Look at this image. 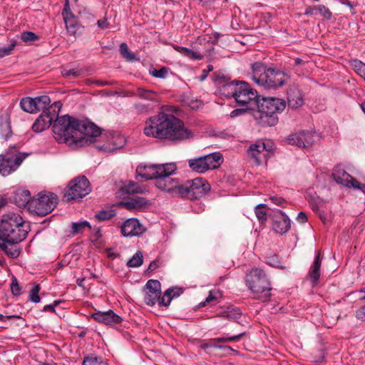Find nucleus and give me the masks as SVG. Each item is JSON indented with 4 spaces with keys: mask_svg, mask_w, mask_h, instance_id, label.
Instances as JSON below:
<instances>
[{
    "mask_svg": "<svg viewBox=\"0 0 365 365\" xmlns=\"http://www.w3.org/2000/svg\"><path fill=\"white\" fill-rule=\"evenodd\" d=\"M61 108V103L56 101L41 113L51 118V124L56 118L52 128L58 143L83 147L93 143V138L101 135V129L88 119L79 120L69 115L58 117Z\"/></svg>",
    "mask_w": 365,
    "mask_h": 365,
    "instance_id": "1",
    "label": "nucleus"
},
{
    "mask_svg": "<svg viewBox=\"0 0 365 365\" xmlns=\"http://www.w3.org/2000/svg\"><path fill=\"white\" fill-rule=\"evenodd\" d=\"M144 134L160 140L178 143L192 137L184 122L172 113L161 110L145 121Z\"/></svg>",
    "mask_w": 365,
    "mask_h": 365,
    "instance_id": "2",
    "label": "nucleus"
},
{
    "mask_svg": "<svg viewBox=\"0 0 365 365\" xmlns=\"http://www.w3.org/2000/svg\"><path fill=\"white\" fill-rule=\"evenodd\" d=\"M286 101L274 97L258 96L252 113L257 123L263 127L274 126L279 120L277 114L282 113L286 108Z\"/></svg>",
    "mask_w": 365,
    "mask_h": 365,
    "instance_id": "3",
    "label": "nucleus"
},
{
    "mask_svg": "<svg viewBox=\"0 0 365 365\" xmlns=\"http://www.w3.org/2000/svg\"><path fill=\"white\" fill-rule=\"evenodd\" d=\"M251 78L259 86L277 89L290 79V75L277 68H267L266 64L257 61L251 64Z\"/></svg>",
    "mask_w": 365,
    "mask_h": 365,
    "instance_id": "4",
    "label": "nucleus"
},
{
    "mask_svg": "<svg viewBox=\"0 0 365 365\" xmlns=\"http://www.w3.org/2000/svg\"><path fill=\"white\" fill-rule=\"evenodd\" d=\"M30 231L29 222L18 213L8 212L3 215L0 221V240L26 238Z\"/></svg>",
    "mask_w": 365,
    "mask_h": 365,
    "instance_id": "5",
    "label": "nucleus"
},
{
    "mask_svg": "<svg viewBox=\"0 0 365 365\" xmlns=\"http://www.w3.org/2000/svg\"><path fill=\"white\" fill-rule=\"evenodd\" d=\"M246 284L253 294L254 298L262 302L271 298L272 287L264 272L258 268L252 269L245 277Z\"/></svg>",
    "mask_w": 365,
    "mask_h": 365,
    "instance_id": "6",
    "label": "nucleus"
},
{
    "mask_svg": "<svg viewBox=\"0 0 365 365\" xmlns=\"http://www.w3.org/2000/svg\"><path fill=\"white\" fill-rule=\"evenodd\" d=\"M210 185L202 178H196L187 180L184 183H179L175 195L189 200H197L202 197L210 190Z\"/></svg>",
    "mask_w": 365,
    "mask_h": 365,
    "instance_id": "7",
    "label": "nucleus"
},
{
    "mask_svg": "<svg viewBox=\"0 0 365 365\" xmlns=\"http://www.w3.org/2000/svg\"><path fill=\"white\" fill-rule=\"evenodd\" d=\"M58 202V198L55 193L41 192L30 200L29 211L43 217L54 210Z\"/></svg>",
    "mask_w": 365,
    "mask_h": 365,
    "instance_id": "8",
    "label": "nucleus"
},
{
    "mask_svg": "<svg viewBox=\"0 0 365 365\" xmlns=\"http://www.w3.org/2000/svg\"><path fill=\"white\" fill-rule=\"evenodd\" d=\"M223 163V157L220 153L215 152L188 160L189 167L192 170L202 173L208 170L219 168Z\"/></svg>",
    "mask_w": 365,
    "mask_h": 365,
    "instance_id": "9",
    "label": "nucleus"
},
{
    "mask_svg": "<svg viewBox=\"0 0 365 365\" xmlns=\"http://www.w3.org/2000/svg\"><path fill=\"white\" fill-rule=\"evenodd\" d=\"M91 192L89 180L85 176H78L68 182L63 197L67 201L76 200L83 198Z\"/></svg>",
    "mask_w": 365,
    "mask_h": 365,
    "instance_id": "10",
    "label": "nucleus"
},
{
    "mask_svg": "<svg viewBox=\"0 0 365 365\" xmlns=\"http://www.w3.org/2000/svg\"><path fill=\"white\" fill-rule=\"evenodd\" d=\"M258 96L257 91L252 88L248 83L239 81L235 98L238 106H254Z\"/></svg>",
    "mask_w": 365,
    "mask_h": 365,
    "instance_id": "11",
    "label": "nucleus"
},
{
    "mask_svg": "<svg viewBox=\"0 0 365 365\" xmlns=\"http://www.w3.org/2000/svg\"><path fill=\"white\" fill-rule=\"evenodd\" d=\"M174 170V163L162 165H139L137 166L135 173L138 176L146 180L158 179L162 173H170Z\"/></svg>",
    "mask_w": 365,
    "mask_h": 365,
    "instance_id": "12",
    "label": "nucleus"
},
{
    "mask_svg": "<svg viewBox=\"0 0 365 365\" xmlns=\"http://www.w3.org/2000/svg\"><path fill=\"white\" fill-rule=\"evenodd\" d=\"M147 229L137 218H129L120 226V233L125 237H140Z\"/></svg>",
    "mask_w": 365,
    "mask_h": 365,
    "instance_id": "13",
    "label": "nucleus"
},
{
    "mask_svg": "<svg viewBox=\"0 0 365 365\" xmlns=\"http://www.w3.org/2000/svg\"><path fill=\"white\" fill-rule=\"evenodd\" d=\"M315 133L309 130H302L289 135L287 140L289 144L297 145L299 148H309L315 140Z\"/></svg>",
    "mask_w": 365,
    "mask_h": 365,
    "instance_id": "14",
    "label": "nucleus"
},
{
    "mask_svg": "<svg viewBox=\"0 0 365 365\" xmlns=\"http://www.w3.org/2000/svg\"><path fill=\"white\" fill-rule=\"evenodd\" d=\"M161 295L160 283L156 279H149L145 285L144 302L150 307L154 306Z\"/></svg>",
    "mask_w": 365,
    "mask_h": 365,
    "instance_id": "15",
    "label": "nucleus"
},
{
    "mask_svg": "<svg viewBox=\"0 0 365 365\" xmlns=\"http://www.w3.org/2000/svg\"><path fill=\"white\" fill-rule=\"evenodd\" d=\"M176 170V165L174 164V170L170 173L165 172L162 173L158 178L157 187L163 190H165L168 192L175 194L177 187L179 185V180L177 178H172L170 175Z\"/></svg>",
    "mask_w": 365,
    "mask_h": 365,
    "instance_id": "16",
    "label": "nucleus"
},
{
    "mask_svg": "<svg viewBox=\"0 0 365 365\" xmlns=\"http://www.w3.org/2000/svg\"><path fill=\"white\" fill-rule=\"evenodd\" d=\"M291 227V220L282 210H277L272 215V228L279 234L287 233Z\"/></svg>",
    "mask_w": 365,
    "mask_h": 365,
    "instance_id": "17",
    "label": "nucleus"
},
{
    "mask_svg": "<svg viewBox=\"0 0 365 365\" xmlns=\"http://www.w3.org/2000/svg\"><path fill=\"white\" fill-rule=\"evenodd\" d=\"M25 238H9L0 240V250L10 258H17L21 253L19 242Z\"/></svg>",
    "mask_w": 365,
    "mask_h": 365,
    "instance_id": "18",
    "label": "nucleus"
},
{
    "mask_svg": "<svg viewBox=\"0 0 365 365\" xmlns=\"http://www.w3.org/2000/svg\"><path fill=\"white\" fill-rule=\"evenodd\" d=\"M32 197L28 190L18 189L14 191L9 197V201L20 208L27 207Z\"/></svg>",
    "mask_w": 365,
    "mask_h": 365,
    "instance_id": "19",
    "label": "nucleus"
},
{
    "mask_svg": "<svg viewBox=\"0 0 365 365\" xmlns=\"http://www.w3.org/2000/svg\"><path fill=\"white\" fill-rule=\"evenodd\" d=\"M92 318L95 321L106 325L118 324H120L122 320V318L112 310L96 312L92 314Z\"/></svg>",
    "mask_w": 365,
    "mask_h": 365,
    "instance_id": "20",
    "label": "nucleus"
},
{
    "mask_svg": "<svg viewBox=\"0 0 365 365\" xmlns=\"http://www.w3.org/2000/svg\"><path fill=\"white\" fill-rule=\"evenodd\" d=\"M23 159L16 156L14 159L11 158L0 159V173L3 176H6L16 170L21 163Z\"/></svg>",
    "mask_w": 365,
    "mask_h": 365,
    "instance_id": "21",
    "label": "nucleus"
},
{
    "mask_svg": "<svg viewBox=\"0 0 365 365\" xmlns=\"http://www.w3.org/2000/svg\"><path fill=\"white\" fill-rule=\"evenodd\" d=\"M63 21L67 33L69 35L76 37L82 34L83 26L78 23V18L75 15L70 16V17L66 16L63 19Z\"/></svg>",
    "mask_w": 365,
    "mask_h": 365,
    "instance_id": "22",
    "label": "nucleus"
},
{
    "mask_svg": "<svg viewBox=\"0 0 365 365\" xmlns=\"http://www.w3.org/2000/svg\"><path fill=\"white\" fill-rule=\"evenodd\" d=\"M287 95V104L289 108L296 109L304 104V100L298 89L290 88Z\"/></svg>",
    "mask_w": 365,
    "mask_h": 365,
    "instance_id": "23",
    "label": "nucleus"
},
{
    "mask_svg": "<svg viewBox=\"0 0 365 365\" xmlns=\"http://www.w3.org/2000/svg\"><path fill=\"white\" fill-rule=\"evenodd\" d=\"M322 264V260L320 259V253L318 252L314 258V262L311 266L309 272V276L313 284H316L320 277V267Z\"/></svg>",
    "mask_w": 365,
    "mask_h": 365,
    "instance_id": "24",
    "label": "nucleus"
},
{
    "mask_svg": "<svg viewBox=\"0 0 365 365\" xmlns=\"http://www.w3.org/2000/svg\"><path fill=\"white\" fill-rule=\"evenodd\" d=\"M51 125V118L46 114H41L35 120L32 125V130L36 133H41L49 128Z\"/></svg>",
    "mask_w": 365,
    "mask_h": 365,
    "instance_id": "25",
    "label": "nucleus"
},
{
    "mask_svg": "<svg viewBox=\"0 0 365 365\" xmlns=\"http://www.w3.org/2000/svg\"><path fill=\"white\" fill-rule=\"evenodd\" d=\"M0 130L1 135L4 139H8L11 136L12 132L8 113L2 114L0 116Z\"/></svg>",
    "mask_w": 365,
    "mask_h": 365,
    "instance_id": "26",
    "label": "nucleus"
},
{
    "mask_svg": "<svg viewBox=\"0 0 365 365\" xmlns=\"http://www.w3.org/2000/svg\"><path fill=\"white\" fill-rule=\"evenodd\" d=\"M332 175L337 183L349 186L348 180H350L351 175L341 168L339 166L334 167Z\"/></svg>",
    "mask_w": 365,
    "mask_h": 365,
    "instance_id": "27",
    "label": "nucleus"
},
{
    "mask_svg": "<svg viewBox=\"0 0 365 365\" xmlns=\"http://www.w3.org/2000/svg\"><path fill=\"white\" fill-rule=\"evenodd\" d=\"M149 205L148 200L144 197L135 196L130 197L124 202V206L128 210L139 209Z\"/></svg>",
    "mask_w": 365,
    "mask_h": 365,
    "instance_id": "28",
    "label": "nucleus"
},
{
    "mask_svg": "<svg viewBox=\"0 0 365 365\" xmlns=\"http://www.w3.org/2000/svg\"><path fill=\"white\" fill-rule=\"evenodd\" d=\"M264 151H267L265 144L264 143H257L252 144L250 146L247 153L248 155L255 158L257 163L259 165L261 163V160L259 155Z\"/></svg>",
    "mask_w": 365,
    "mask_h": 365,
    "instance_id": "29",
    "label": "nucleus"
},
{
    "mask_svg": "<svg viewBox=\"0 0 365 365\" xmlns=\"http://www.w3.org/2000/svg\"><path fill=\"white\" fill-rule=\"evenodd\" d=\"M173 48L175 51L190 59L202 60L205 56L204 53H202L199 51L191 50L186 47L174 45Z\"/></svg>",
    "mask_w": 365,
    "mask_h": 365,
    "instance_id": "30",
    "label": "nucleus"
},
{
    "mask_svg": "<svg viewBox=\"0 0 365 365\" xmlns=\"http://www.w3.org/2000/svg\"><path fill=\"white\" fill-rule=\"evenodd\" d=\"M35 98L24 97L21 99L20 107L25 112L37 113V106Z\"/></svg>",
    "mask_w": 365,
    "mask_h": 365,
    "instance_id": "31",
    "label": "nucleus"
},
{
    "mask_svg": "<svg viewBox=\"0 0 365 365\" xmlns=\"http://www.w3.org/2000/svg\"><path fill=\"white\" fill-rule=\"evenodd\" d=\"M239 81H233L224 84L220 88V93L226 98H235L236 90L238 86Z\"/></svg>",
    "mask_w": 365,
    "mask_h": 365,
    "instance_id": "32",
    "label": "nucleus"
},
{
    "mask_svg": "<svg viewBox=\"0 0 365 365\" xmlns=\"http://www.w3.org/2000/svg\"><path fill=\"white\" fill-rule=\"evenodd\" d=\"M245 334V332L239 334L237 335H235L229 337H219L215 338L212 340H210L208 342L209 347H215L218 349V346L220 345L217 344V343H225V342H231V341H239L244 335Z\"/></svg>",
    "mask_w": 365,
    "mask_h": 365,
    "instance_id": "33",
    "label": "nucleus"
},
{
    "mask_svg": "<svg viewBox=\"0 0 365 365\" xmlns=\"http://www.w3.org/2000/svg\"><path fill=\"white\" fill-rule=\"evenodd\" d=\"M116 215V211L114 209L109 208L106 210H97L95 212L94 217L100 222L107 221Z\"/></svg>",
    "mask_w": 365,
    "mask_h": 365,
    "instance_id": "34",
    "label": "nucleus"
},
{
    "mask_svg": "<svg viewBox=\"0 0 365 365\" xmlns=\"http://www.w3.org/2000/svg\"><path fill=\"white\" fill-rule=\"evenodd\" d=\"M220 296V293L219 292L215 290L210 291L205 300L200 302L198 307H203L207 305L214 306L218 302V298Z\"/></svg>",
    "mask_w": 365,
    "mask_h": 365,
    "instance_id": "35",
    "label": "nucleus"
},
{
    "mask_svg": "<svg viewBox=\"0 0 365 365\" xmlns=\"http://www.w3.org/2000/svg\"><path fill=\"white\" fill-rule=\"evenodd\" d=\"M82 365H107V363L101 356L90 354L84 357Z\"/></svg>",
    "mask_w": 365,
    "mask_h": 365,
    "instance_id": "36",
    "label": "nucleus"
},
{
    "mask_svg": "<svg viewBox=\"0 0 365 365\" xmlns=\"http://www.w3.org/2000/svg\"><path fill=\"white\" fill-rule=\"evenodd\" d=\"M133 95L136 96L149 101H154L156 93L151 90H146L143 88L139 87L136 89Z\"/></svg>",
    "mask_w": 365,
    "mask_h": 365,
    "instance_id": "37",
    "label": "nucleus"
},
{
    "mask_svg": "<svg viewBox=\"0 0 365 365\" xmlns=\"http://www.w3.org/2000/svg\"><path fill=\"white\" fill-rule=\"evenodd\" d=\"M86 227L91 229V225L89 222L84 220L78 222L71 223V233L73 235H76L79 233L83 232Z\"/></svg>",
    "mask_w": 365,
    "mask_h": 365,
    "instance_id": "38",
    "label": "nucleus"
},
{
    "mask_svg": "<svg viewBox=\"0 0 365 365\" xmlns=\"http://www.w3.org/2000/svg\"><path fill=\"white\" fill-rule=\"evenodd\" d=\"M143 256L141 251L137 252L127 262L129 267H138L143 264Z\"/></svg>",
    "mask_w": 365,
    "mask_h": 365,
    "instance_id": "39",
    "label": "nucleus"
},
{
    "mask_svg": "<svg viewBox=\"0 0 365 365\" xmlns=\"http://www.w3.org/2000/svg\"><path fill=\"white\" fill-rule=\"evenodd\" d=\"M351 66L354 71L365 81V63L360 60L354 59L351 61Z\"/></svg>",
    "mask_w": 365,
    "mask_h": 365,
    "instance_id": "40",
    "label": "nucleus"
},
{
    "mask_svg": "<svg viewBox=\"0 0 365 365\" xmlns=\"http://www.w3.org/2000/svg\"><path fill=\"white\" fill-rule=\"evenodd\" d=\"M182 293L183 289L180 287H172L168 289L165 292V297H168V299H167V303L170 304L173 299L178 297Z\"/></svg>",
    "mask_w": 365,
    "mask_h": 365,
    "instance_id": "41",
    "label": "nucleus"
},
{
    "mask_svg": "<svg viewBox=\"0 0 365 365\" xmlns=\"http://www.w3.org/2000/svg\"><path fill=\"white\" fill-rule=\"evenodd\" d=\"M120 53L121 56L125 58L128 61H133L136 60L134 53L130 52L128 48L127 43H121L120 45Z\"/></svg>",
    "mask_w": 365,
    "mask_h": 365,
    "instance_id": "42",
    "label": "nucleus"
},
{
    "mask_svg": "<svg viewBox=\"0 0 365 365\" xmlns=\"http://www.w3.org/2000/svg\"><path fill=\"white\" fill-rule=\"evenodd\" d=\"M35 100L36 101L37 104V112L41 109H43V110L46 108V106H49L51 103V99L48 96H37L35 98Z\"/></svg>",
    "mask_w": 365,
    "mask_h": 365,
    "instance_id": "43",
    "label": "nucleus"
},
{
    "mask_svg": "<svg viewBox=\"0 0 365 365\" xmlns=\"http://www.w3.org/2000/svg\"><path fill=\"white\" fill-rule=\"evenodd\" d=\"M241 107L242 108H236V109L233 110L230 113V117L231 118H235V117L244 115L245 113H248V112L252 114L253 110H255V108H254L253 106H241Z\"/></svg>",
    "mask_w": 365,
    "mask_h": 365,
    "instance_id": "44",
    "label": "nucleus"
},
{
    "mask_svg": "<svg viewBox=\"0 0 365 365\" xmlns=\"http://www.w3.org/2000/svg\"><path fill=\"white\" fill-rule=\"evenodd\" d=\"M265 205L264 204H259V205H257L256 207H255V215L258 219V220L261 222V223H264L267 221V212L266 211L264 210V208L265 207Z\"/></svg>",
    "mask_w": 365,
    "mask_h": 365,
    "instance_id": "45",
    "label": "nucleus"
},
{
    "mask_svg": "<svg viewBox=\"0 0 365 365\" xmlns=\"http://www.w3.org/2000/svg\"><path fill=\"white\" fill-rule=\"evenodd\" d=\"M125 190L128 193L134 194L143 193L145 189L139 185L137 182L130 181L125 186Z\"/></svg>",
    "mask_w": 365,
    "mask_h": 365,
    "instance_id": "46",
    "label": "nucleus"
},
{
    "mask_svg": "<svg viewBox=\"0 0 365 365\" xmlns=\"http://www.w3.org/2000/svg\"><path fill=\"white\" fill-rule=\"evenodd\" d=\"M227 311L228 314L227 315V318L231 320H237L239 319L241 317V312L239 308L234 307H227Z\"/></svg>",
    "mask_w": 365,
    "mask_h": 365,
    "instance_id": "47",
    "label": "nucleus"
},
{
    "mask_svg": "<svg viewBox=\"0 0 365 365\" xmlns=\"http://www.w3.org/2000/svg\"><path fill=\"white\" fill-rule=\"evenodd\" d=\"M169 71V68L167 67H162L160 69H150V74L153 76V77L158 78H165L166 75L168 74Z\"/></svg>",
    "mask_w": 365,
    "mask_h": 365,
    "instance_id": "48",
    "label": "nucleus"
},
{
    "mask_svg": "<svg viewBox=\"0 0 365 365\" xmlns=\"http://www.w3.org/2000/svg\"><path fill=\"white\" fill-rule=\"evenodd\" d=\"M21 39L24 42H33L38 41L39 39V36L31 31H24L21 33Z\"/></svg>",
    "mask_w": 365,
    "mask_h": 365,
    "instance_id": "49",
    "label": "nucleus"
},
{
    "mask_svg": "<svg viewBox=\"0 0 365 365\" xmlns=\"http://www.w3.org/2000/svg\"><path fill=\"white\" fill-rule=\"evenodd\" d=\"M317 14H319L321 16H322L324 19L327 20H330L332 18L331 11L324 5H317Z\"/></svg>",
    "mask_w": 365,
    "mask_h": 365,
    "instance_id": "50",
    "label": "nucleus"
},
{
    "mask_svg": "<svg viewBox=\"0 0 365 365\" xmlns=\"http://www.w3.org/2000/svg\"><path fill=\"white\" fill-rule=\"evenodd\" d=\"M40 291V285L36 284L30 292L29 294V299L34 303H38L41 301V298L38 296V292Z\"/></svg>",
    "mask_w": 365,
    "mask_h": 365,
    "instance_id": "51",
    "label": "nucleus"
},
{
    "mask_svg": "<svg viewBox=\"0 0 365 365\" xmlns=\"http://www.w3.org/2000/svg\"><path fill=\"white\" fill-rule=\"evenodd\" d=\"M62 75L65 77H81L83 76V71L81 69H64L62 71Z\"/></svg>",
    "mask_w": 365,
    "mask_h": 365,
    "instance_id": "52",
    "label": "nucleus"
},
{
    "mask_svg": "<svg viewBox=\"0 0 365 365\" xmlns=\"http://www.w3.org/2000/svg\"><path fill=\"white\" fill-rule=\"evenodd\" d=\"M11 293L15 296H19L21 294V287L19 284L18 280L15 277H12L11 283Z\"/></svg>",
    "mask_w": 365,
    "mask_h": 365,
    "instance_id": "53",
    "label": "nucleus"
},
{
    "mask_svg": "<svg viewBox=\"0 0 365 365\" xmlns=\"http://www.w3.org/2000/svg\"><path fill=\"white\" fill-rule=\"evenodd\" d=\"M15 46H16V42H14V43H11L7 47L0 48V58L10 55Z\"/></svg>",
    "mask_w": 365,
    "mask_h": 365,
    "instance_id": "54",
    "label": "nucleus"
},
{
    "mask_svg": "<svg viewBox=\"0 0 365 365\" xmlns=\"http://www.w3.org/2000/svg\"><path fill=\"white\" fill-rule=\"evenodd\" d=\"M349 181V187H353L354 189L363 190L365 185H361L354 178L350 177Z\"/></svg>",
    "mask_w": 365,
    "mask_h": 365,
    "instance_id": "55",
    "label": "nucleus"
},
{
    "mask_svg": "<svg viewBox=\"0 0 365 365\" xmlns=\"http://www.w3.org/2000/svg\"><path fill=\"white\" fill-rule=\"evenodd\" d=\"M62 15H63V19L66 16L70 17V16H74V14L71 11L68 0H66L65 4H64V8L62 11Z\"/></svg>",
    "mask_w": 365,
    "mask_h": 365,
    "instance_id": "56",
    "label": "nucleus"
},
{
    "mask_svg": "<svg viewBox=\"0 0 365 365\" xmlns=\"http://www.w3.org/2000/svg\"><path fill=\"white\" fill-rule=\"evenodd\" d=\"M92 83H95L98 86H112L116 83V81H101V80H94Z\"/></svg>",
    "mask_w": 365,
    "mask_h": 365,
    "instance_id": "57",
    "label": "nucleus"
},
{
    "mask_svg": "<svg viewBox=\"0 0 365 365\" xmlns=\"http://www.w3.org/2000/svg\"><path fill=\"white\" fill-rule=\"evenodd\" d=\"M269 199L272 201V202L277 205L282 206L284 203L286 202V200L283 197L279 196H271Z\"/></svg>",
    "mask_w": 365,
    "mask_h": 365,
    "instance_id": "58",
    "label": "nucleus"
},
{
    "mask_svg": "<svg viewBox=\"0 0 365 365\" xmlns=\"http://www.w3.org/2000/svg\"><path fill=\"white\" fill-rule=\"evenodd\" d=\"M356 317L358 319L365 322V305L356 312Z\"/></svg>",
    "mask_w": 365,
    "mask_h": 365,
    "instance_id": "59",
    "label": "nucleus"
},
{
    "mask_svg": "<svg viewBox=\"0 0 365 365\" xmlns=\"http://www.w3.org/2000/svg\"><path fill=\"white\" fill-rule=\"evenodd\" d=\"M267 264L272 267H277L279 264V262L277 259V255H273L272 256L267 257Z\"/></svg>",
    "mask_w": 365,
    "mask_h": 365,
    "instance_id": "60",
    "label": "nucleus"
},
{
    "mask_svg": "<svg viewBox=\"0 0 365 365\" xmlns=\"http://www.w3.org/2000/svg\"><path fill=\"white\" fill-rule=\"evenodd\" d=\"M134 106L138 113H146L149 110L148 106L143 103H136Z\"/></svg>",
    "mask_w": 365,
    "mask_h": 365,
    "instance_id": "61",
    "label": "nucleus"
},
{
    "mask_svg": "<svg viewBox=\"0 0 365 365\" xmlns=\"http://www.w3.org/2000/svg\"><path fill=\"white\" fill-rule=\"evenodd\" d=\"M317 14V6H307L306 9H305V11H304V15L306 16H314Z\"/></svg>",
    "mask_w": 365,
    "mask_h": 365,
    "instance_id": "62",
    "label": "nucleus"
},
{
    "mask_svg": "<svg viewBox=\"0 0 365 365\" xmlns=\"http://www.w3.org/2000/svg\"><path fill=\"white\" fill-rule=\"evenodd\" d=\"M59 303H60V301L56 300L53 302V304H47V305L44 306L43 308V310L45 312H54L55 307L57 305H58Z\"/></svg>",
    "mask_w": 365,
    "mask_h": 365,
    "instance_id": "63",
    "label": "nucleus"
},
{
    "mask_svg": "<svg viewBox=\"0 0 365 365\" xmlns=\"http://www.w3.org/2000/svg\"><path fill=\"white\" fill-rule=\"evenodd\" d=\"M308 218L305 212H300L298 213L297 220L299 223L304 224L307 221Z\"/></svg>",
    "mask_w": 365,
    "mask_h": 365,
    "instance_id": "64",
    "label": "nucleus"
}]
</instances>
